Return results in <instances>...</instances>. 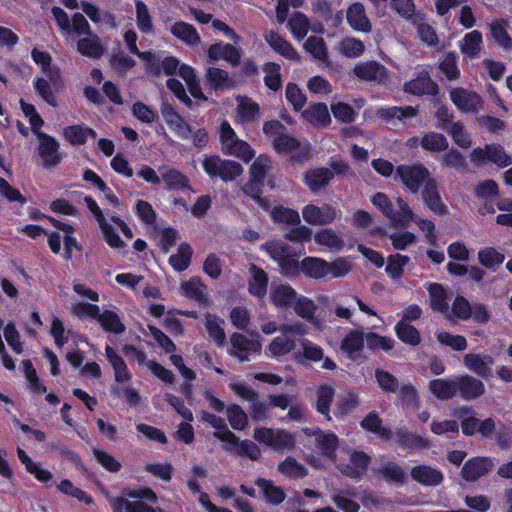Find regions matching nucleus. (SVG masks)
I'll return each mask as SVG.
<instances>
[{
	"instance_id": "obj_1",
	"label": "nucleus",
	"mask_w": 512,
	"mask_h": 512,
	"mask_svg": "<svg viewBox=\"0 0 512 512\" xmlns=\"http://www.w3.org/2000/svg\"><path fill=\"white\" fill-rule=\"evenodd\" d=\"M285 126L277 120L267 121L263 132L273 139L272 145L279 154L289 156L294 161H303L310 157V145L285 133Z\"/></svg>"
},
{
	"instance_id": "obj_2",
	"label": "nucleus",
	"mask_w": 512,
	"mask_h": 512,
	"mask_svg": "<svg viewBox=\"0 0 512 512\" xmlns=\"http://www.w3.org/2000/svg\"><path fill=\"white\" fill-rule=\"evenodd\" d=\"M279 336L274 337L265 349V354L270 358H280L295 350L297 341L293 336H304L307 326L300 321L281 324Z\"/></svg>"
},
{
	"instance_id": "obj_3",
	"label": "nucleus",
	"mask_w": 512,
	"mask_h": 512,
	"mask_svg": "<svg viewBox=\"0 0 512 512\" xmlns=\"http://www.w3.org/2000/svg\"><path fill=\"white\" fill-rule=\"evenodd\" d=\"M156 502V494L144 487L129 490L125 496L110 501L113 512H156L153 508Z\"/></svg>"
},
{
	"instance_id": "obj_4",
	"label": "nucleus",
	"mask_w": 512,
	"mask_h": 512,
	"mask_svg": "<svg viewBox=\"0 0 512 512\" xmlns=\"http://www.w3.org/2000/svg\"><path fill=\"white\" fill-rule=\"evenodd\" d=\"M371 202L391 221L395 228H407L414 219V212L401 197L396 199V208L393 207L388 196L382 192L374 194L371 197Z\"/></svg>"
},
{
	"instance_id": "obj_5",
	"label": "nucleus",
	"mask_w": 512,
	"mask_h": 512,
	"mask_svg": "<svg viewBox=\"0 0 512 512\" xmlns=\"http://www.w3.org/2000/svg\"><path fill=\"white\" fill-rule=\"evenodd\" d=\"M219 140L221 151L228 156L239 158L243 162H250L254 156V149L244 140L240 139L227 121L220 125Z\"/></svg>"
},
{
	"instance_id": "obj_6",
	"label": "nucleus",
	"mask_w": 512,
	"mask_h": 512,
	"mask_svg": "<svg viewBox=\"0 0 512 512\" xmlns=\"http://www.w3.org/2000/svg\"><path fill=\"white\" fill-rule=\"evenodd\" d=\"M469 157L477 166L493 163L499 168H504L512 164L511 156L499 144H489L483 148H474Z\"/></svg>"
},
{
	"instance_id": "obj_7",
	"label": "nucleus",
	"mask_w": 512,
	"mask_h": 512,
	"mask_svg": "<svg viewBox=\"0 0 512 512\" xmlns=\"http://www.w3.org/2000/svg\"><path fill=\"white\" fill-rule=\"evenodd\" d=\"M253 437L260 444L274 450H289L292 449L295 444L294 436L282 429L259 427L255 429Z\"/></svg>"
},
{
	"instance_id": "obj_8",
	"label": "nucleus",
	"mask_w": 512,
	"mask_h": 512,
	"mask_svg": "<svg viewBox=\"0 0 512 512\" xmlns=\"http://www.w3.org/2000/svg\"><path fill=\"white\" fill-rule=\"evenodd\" d=\"M395 176L411 193H417L420 186L432 178L429 170L419 163L398 166Z\"/></svg>"
},
{
	"instance_id": "obj_9",
	"label": "nucleus",
	"mask_w": 512,
	"mask_h": 512,
	"mask_svg": "<svg viewBox=\"0 0 512 512\" xmlns=\"http://www.w3.org/2000/svg\"><path fill=\"white\" fill-rule=\"evenodd\" d=\"M449 96L452 103L464 113H478L483 107L480 95L462 87L451 89Z\"/></svg>"
},
{
	"instance_id": "obj_10",
	"label": "nucleus",
	"mask_w": 512,
	"mask_h": 512,
	"mask_svg": "<svg viewBox=\"0 0 512 512\" xmlns=\"http://www.w3.org/2000/svg\"><path fill=\"white\" fill-rule=\"evenodd\" d=\"M85 202L89 211L95 217L106 243L111 248H123L125 243L121 240L118 234L114 231L111 224L107 221L98 204L90 197H86Z\"/></svg>"
},
{
	"instance_id": "obj_11",
	"label": "nucleus",
	"mask_w": 512,
	"mask_h": 512,
	"mask_svg": "<svg viewBox=\"0 0 512 512\" xmlns=\"http://www.w3.org/2000/svg\"><path fill=\"white\" fill-rule=\"evenodd\" d=\"M338 216L336 208L329 204L317 206L308 204L302 209V217L304 221L312 226H324L331 224Z\"/></svg>"
},
{
	"instance_id": "obj_12",
	"label": "nucleus",
	"mask_w": 512,
	"mask_h": 512,
	"mask_svg": "<svg viewBox=\"0 0 512 512\" xmlns=\"http://www.w3.org/2000/svg\"><path fill=\"white\" fill-rule=\"evenodd\" d=\"M229 354L240 361H249L252 354H259L262 345L258 339H250L243 334L233 333L230 337Z\"/></svg>"
},
{
	"instance_id": "obj_13",
	"label": "nucleus",
	"mask_w": 512,
	"mask_h": 512,
	"mask_svg": "<svg viewBox=\"0 0 512 512\" xmlns=\"http://www.w3.org/2000/svg\"><path fill=\"white\" fill-rule=\"evenodd\" d=\"M161 115L168 127L181 139H189L192 133L190 126L167 102L161 105Z\"/></svg>"
},
{
	"instance_id": "obj_14",
	"label": "nucleus",
	"mask_w": 512,
	"mask_h": 512,
	"mask_svg": "<svg viewBox=\"0 0 512 512\" xmlns=\"http://www.w3.org/2000/svg\"><path fill=\"white\" fill-rule=\"evenodd\" d=\"M237 106L235 109L234 121L246 125L257 121L260 117V106L251 98L246 96L236 97Z\"/></svg>"
},
{
	"instance_id": "obj_15",
	"label": "nucleus",
	"mask_w": 512,
	"mask_h": 512,
	"mask_svg": "<svg viewBox=\"0 0 512 512\" xmlns=\"http://www.w3.org/2000/svg\"><path fill=\"white\" fill-rule=\"evenodd\" d=\"M288 27L293 37L301 41L305 38L308 31L322 33L324 27L320 23H310L309 19L302 12H294L288 20Z\"/></svg>"
},
{
	"instance_id": "obj_16",
	"label": "nucleus",
	"mask_w": 512,
	"mask_h": 512,
	"mask_svg": "<svg viewBox=\"0 0 512 512\" xmlns=\"http://www.w3.org/2000/svg\"><path fill=\"white\" fill-rule=\"evenodd\" d=\"M457 395L470 401L479 398L485 393L484 383L468 374L456 377Z\"/></svg>"
},
{
	"instance_id": "obj_17",
	"label": "nucleus",
	"mask_w": 512,
	"mask_h": 512,
	"mask_svg": "<svg viewBox=\"0 0 512 512\" xmlns=\"http://www.w3.org/2000/svg\"><path fill=\"white\" fill-rule=\"evenodd\" d=\"M354 75L364 81L384 83L389 78L388 70L375 61L358 63L353 69Z\"/></svg>"
},
{
	"instance_id": "obj_18",
	"label": "nucleus",
	"mask_w": 512,
	"mask_h": 512,
	"mask_svg": "<svg viewBox=\"0 0 512 512\" xmlns=\"http://www.w3.org/2000/svg\"><path fill=\"white\" fill-rule=\"evenodd\" d=\"M37 138L39 142L38 153L44 166L51 167L57 165L61 160L58 152V142L53 137L45 133H39Z\"/></svg>"
},
{
	"instance_id": "obj_19",
	"label": "nucleus",
	"mask_w": 512,
	"mask_h": 512,
	"mask_svg": "<svg viewBox=\"0 0 512 512\" xmlns=\"http://www.w3.org/2000/svg\"><path fill=\"white\" fill-rule=\"evenodd\" d=\"M298 293L289 285L272 284L270 287L269 299L271 303L280 310H287L296 301Z\"/></svg>"
},
{
	"instance_id": "obj_20",
	"label": "nucleus",
	"mask_w": 512,
	"mask_h": 512,
	"mask_svg": "<svg viewBox=\"0 0 512 512\" xmlns=\"http://www.w3.org/2000/svg\"><path fill=\"white\" fill-rule=\"evenodd\" d=\"M464 366L482 378L491 376L493 357L487 354L468 353L463 357Z\"/></svg>"
},
{
	"instance_id": "obj_21",
	"label": "nucleus",
	"mask_w": 512,
	"mask_h": 512,
	"mask_svg": "<svg viewBox=\"0 0 512 512\" xmlns=\"http://www.w3.org/2000/svg\"><path fill=\"white\" fill-rule=\"evenodd\" d=\"M492 467L493 461L490 458H472L464 464L461 475L466 481L473 482L486 475Z\"/></svg>"
},
{
	"instance_id": "obj_22",
	"label": "nucleus",
	"mask_w": 512,
	"mask_h": 512,
	"mask_svg": "<svg viewBox=\"0 0 512 512\" xmlns=\"http://www.w3.org/2000/svg\"><path fill=\"white\" fill-rule=\"evenodd\" d=\"M347 22L353 30L368 33L372 30V24L366 15L363 4L356 2L347 8Z\"/></svg>"
},
{
	"instance_id": "obj_23",
	"label": "nucleus",
	"mask_w": 512,
	"mask_h": 512,
	"mask_svg": "<svg viewBox=\"0 0 512 512\" xmlns=\"http://www.w3.org/2000/svg\"><path fill=\"white\" fill-rule=\"evenodd\" d=\"M201 419L215 429L213 435L218 440L226 444L237 443V436L228 429L223 418L208 412H203Z\"/></svg>"
},
{
	"instance_id": "obj_24",
	"label": "nucleus",
	"mask_w": 512,
	"mask_h": 512,
	"mask_svg": "<svg viewBox=\"0 0 512 512\" xmlns=\"http://www.w3.org/2000/svg\"><path fill=\"white\" fill-rule=\"evenodd\" d=\"M32 58L40 66L43 74L50 79L55 86H60L61 76L59 68L52 64V58L47 52L38 49L32 50Z\"/></svg>"
},
{
	"instance_id": "obj_25",
	"label": "nucleus",
	"mask_w": 512,
	"mask_h": 512,
	"mask_svg": "<svg viewBox=\"0 0 512 512\" xmlns=\"http://www.w3.org/2000/svg\"><path fill=\"white\" fill-rule=\"evenodd\" d=\"M160 173V183L163 182L169 190H179L189 187L188 178L179 170L168 165H162L158 168Z\"/></svg>"
},
{
	"instance_id": "obj_26",
	"label": "nucleus",
	"mask_w": 512,
	"mask_h": 512,
	"mask_svg": "<svg viewBox=\"0 0 512 512\" xmlns=\"http://www.w3.org/2000/svg\"><path fill=\"white\" fill-rule=\"evenodd\" d=\"M208 56L211 60H225L233 66H236L241 59V54L237 48L228 43H215L208 49Z\"/></svg>"
},
{
	"instance_id": "obj_27",
	"label": "nucleus",
	"mask_w": 512,
	"mask_h": 512,
	"mask_svg": "<svg viewBox=\"0 0 512 512\" xmlns=\"http://www.w3.org/2000/svg\"><path fill=\"white\" fill-rule=\"evenodd\" d=\"M250 277L248 279L249 293L258 298L263 299L267 294L268 276L265 271L255 265L249 268Z\"/></svg>"
},
{
	"instance_id": "obj_28",
	"label": "nucleus",
	"mask_w": 512,
	"mask_h": 512,
	"mask_svg": "<svg viewBox=\"0 0 512 512\" xmlns=\"http://www.w3.org/2000/svg\"><path fill=\"white\" fill-rule=\"evenodd\" d=\"M332 178L333 172L328 168L311 169L304 174V182L313 193L326 187Z\"/></svg>"
},
{
	"instance_id": "obj_29",
	"label": "nucleus",
	"mask_w": 512,
	"mask_h": 512,
	"mask_svg": "<svg viewBox=\"0 0 512 512\" xmlns=\"http://www.w3.org/2000/svg\"><path fill=\"white\" fill-rule=\"evenodd\" d=\"M422 197L424 204L431 211L439 215L445 213V205L441 201L435 179L431 178L428 180V182H426L422 192Z\"/></svg>"
},
{
	"instance_id": "obj_30",
	"label": "nucleus",
	"mask_w": 512,
	"mask_h": 512,
	"mask_svg": "<svg viewBox=\"0 0 512 512\" xmlns=\"http://www.w3.org/2000/svg\"><path fill=\"white\" fill-rule=\"evenodd\" d=\"M313 238L316 244L330 251L338 252L344 247V239L342 236L331 228H324L317 231Z\"/></svg>"
},
{
	"instance_id": "obj_31",
	"label": "nucleus",
	"mask_w": 512,
	"mask_h": 512,
	"mask_svg": "<svg viewBox=\"0 0 512 512\" xmlns=\"http://www.w3.org/2000/svg\"><path fill=\"white\" fill-rule=\"evenodd\" d=\"M303 431L308 435H314L316 447L328 458L334 460L335 449L338 445V438L335 434L324 433L320 430H315L313 433H310L309 429H303Z\"/></svg>"
},
{
	"instance_id": "obj_32",
	"label": "nucleus",
	"mask_w": 512,
	"mask_h": 512,
	"mask_svg": "<svg viewBox=\"0 0 512 512\" xmlns=\"http://www.w3.org/2000/svg\"><path fill=\"white\" fill-rule=\"evenodd\" d=\"M482 34L477 30H473L463 37L459 42V49L463 56L468 59L476 58L482 49Z\"/></svg>"
},
{
	"instance_id": "obj_33",
	"label": "nucleus",
	"mask_w": 512,
	"mask_h": 512,
	"mask_svg": "<svg viewBox=\"0 0 512 512\" xmlns=\"http://www.w3.org/2000/svg\"><path fill=\"white\" fill-rule=\"evenodd\" d=\"M106 357L114 370V377L117 383H127L131 380V374L128 371L124 359L110 346L105 348Z\"/></svg>"
},
{
	"instance_id": "obj_34",
	"label": "nucleus",
	"mask_w": 512,
	"mask_h": 512,
	"mask_svg": "<svg viewBox=\"0 0 512 512\" xmlns=\"http://www.w3.org/2000/svg\"><path fill=\"white\" fill-rule=\"evenodd\" d=\"M292 307L297 316L312 323L315 326H319L320 322L316 319L315 313L318 310V306L313 300L303 295H298L296 301Z\"/></svg>"
},
{
	"instance_id": "obj_35",
	"label": "nucleus",
	"mask_w": 512,
	"mask_h": 512,
	"mask_svg": "<svg viewBox=\"0 0 512 512\" xmlns=\"http://www.w3.org/2000/svg\"><path fill=\"white\" fill-rule=\"evenodd\" d=\"M429 391L440 400H448L457 395L456 378H439L429 383Z\"/></svg>"
},
{
	"instance_id": "obj_36",
	"label": "nucleus",
	"mask_w": 512,
	"mask_h": 512,
	"mask_svg": "<svg viewBox=\"0 0 512 512\" xmlns=\"http://www.w3.org/2000/svg\"><path fill=\"white\" fill-rule=\"evenodd\" d=\"M412 478L427 486L439 485L443 481V474L440 470L430 466L421 465L411 470Z\"/></svg>"
},
{
	"instance_id": "obj_37",
	"label": "nucleus",
	"mask_w": 512,
	"mask_h": 512,
	"mask_svg": "<svg viewBox=\"0 0 512 512\" xmlns=\"http://www.w3.org/2000/svg\"><path fill=\"white\" fill-rule=\"evenodd\" d=\"M328 262L318 257H306L301 261V271L308 277L323 279L328 277Z\"/></svg>"
},
{
	"instance_id": "obj_38",
	"label": "nucleus",
	"mask_w": 512,
	"mask_h": 512,
	"mask_svg": "<svg viewBox=\"0 0 512 512\" xmlns=\"http://www.w3.org/2000/svg\"><path fill=\"white\" fill-rule=\"evenodd\" d=\"M181 293L199 303L207 301V287L203 284L199 277H192L188 281L181 284Z\"/></svg>"
},
{
	"instance_id": "obj_39",
	"label": "nucleus",
	"mask_w": 512,
	"mask_h": 512,
	"mask_svg": "<svg viewBox=\"0 0 512 512\" xmlns=\"http://www.w3.org/2000/svg\"><path fill=\"white\" fill-rule=\"evenodd\" d=\"M265 40L273 50H275L277 53L281 54L285 58L289 60H299V55L297 51L292 47V45L288 41H286L279 34L270 31L266 33Z\"/></svg>"
},
{
	"instance_id": "obj_40",
	"label": "nucleus",
	"mask_w": 512,
	"mask_h": 512,
	"mask_svg": "<svg viewBox=\"0 0 512 512\" xmlns=\"http://www.w3.org/2000/svg\"><path fill=\"white\" fill-rule=\"evenodd\" d=\"M430 296L431 308L447 317H450L449 305L447 302V294L442 285L431 283L427 287Z\"/></svg>"
},
{
	"instance_id": "obj_41",
	"label": "nucleus",
	"mask_w": 512,
	"mask_h": 512,
	"mask_svg": "<svg viewBox=\"0 0 512 512\" xmlns=\"http://www.w3.org/2000/svg\"><path fill=\"white\" fill-rule=\"evenodd\" d=\"M170 31L174 37L189 46H196L200 43V36L195 28L185 22L174 23Z\"/></svg>"
},
{
	"instance_id": "obj_42",
	"label": "nucleus",
	"mask_w": 512,
	"mask_h": 512,
	"mask_svg": "<svg viewBox=\"0 0 512 512\" xmlns=\"http://www.w3.org/2000/svg\"><path fill=\"white\" fill-rule=\"evenodd\" d=\"M77 50L82 55L90 58H99L104 53V47L100 38L91 33L77 42Z\"/></svg>"
},
{
	"instance_id": "obj_43",
	"label": "nucleus",
	"mask_w": 512,
	"mask_h": 512,
	"mask_svg": "<svg viewBox=\"0 0 512 512\" xmlns=\"http://www.w3.org/2000/svg\"><path fill=\"white\" fill-rule=\"evenodd\" d=\"M224 321L211 314H205V327L208 337L215 342L217 346H223L226 341V334L223 328Z\"/></svg>"
},
{
	"instance_id": "obj_44",
	"label": "nucleus",
	"mask_w": 512,
	"mask_h": 512,
	"mask_svg": "<svg viewBox=\"0 0 512 512\" xmlns=\"http://www.w3.org/2000/svg\"><path fill=\"white\" fill-rule=\"evenodd\" d=\"M369 457L363 453L354 451L350 454V463L340 466V470L347 476L358 477L367 468Z\"/></svg>"
},
{
	"instance_id": "obj_45",
	"label": "nucleus",
	"mask_w": 512,
	"mask_h": 512,
	"mask_svg": "<svg viewBox=\"0 0 512 512\" xmlns=\"http://www.w3.org/2000/svg\"><path fill=\"white\" fill-rule=\"evenodd\" d=\"M420 146L431 153H441L448 149L449 142L441 133L427 132L422 136Z\"/></svg>"
},
{
	"instance_id": "obj_46",
	"label": "nucleus",
	"mask_w": 512,
	"mask_h": 512,
	"mask_svg": "<svg viewBox=\"0 0 512 512\" xmlns=\"http://www.w3.org/2000/svg\"><path fill=\"white\" fill-rule=\"evenodd\" d=\"M411 23L416 27L421 41H423L429 46L438 44V37L435 33L434 28L427 22L422 13L416 14L412 18Z\"/></svg>"
},
{
	"instance_id": "obj_47",
	"label": "nucleus",
	"mask_w": 512,
	"mask_h": 512,
	"mask_svg": "<svg viewBox=\"0 0 512 512\" xmlns=\"http://www.w3.org/2000/svg\"><path fill=\"white\" fill-rule=\"evenodd\" d=\"M302 116L315 126H327L331 123L328 108L323 103L311 105L303 112Z\"/></svg>"
},
{
	"instance_id": "obj_48",
	"label": "nucleus",
	"mask_w": 512,
	"mask_h": 512,
	"mask_svg": "<svg viewBox=\"0 0 512 512\" xmlns=\"http://www.w3.org/2000/svg\"><path fill=\"white\" fill-rule=\"evenodd\" d=\"M405 91L414 95L435 94L437 92V85L428 74H421L416 79L405 84Z\"/></svg>"
},
{
	"instance_id": "obj_49",
	"label": "nucleus",
	"mask_w": 512,
	"mask_h": 512,
	"mask_svg": "<svg viewBox=\"0 0 512 512\" xmlns=\"http://www.w3.org/2000/svg\"><path fill=\"white\" fill-rule=\"evenodd\" d=\"M365 342V333L358 330L350 331L341 342V349L350 357L359 354L363 349Z\"/></svg>"
},
{
	"instance_id": "obj_50",
	"label": "nucleus",
	"mask_w": 512,
	"mask_h": 512,
	"mask_svg": "<svg viewBox=\"0 0 512 512\" xmlns=\"http://www.w3.org/2000/svg\"><path fill=\"white\" fill-rule=\"evenodd\" d=\"M304 49L314 60L320 63H328L327 46L323 38L309 37L304 43Z\"/></svg>"
},
{
	"instance_id": "obj_51",
	"label": "nucleus",
	"mask_w": 512,
	"mask_h": 512,
	"mask_svg": "<svg viewBox=\"0 0 512 512\" xmlns=\"http://www.w3.org/2000/svg\"><path fill=\"white\" fill-rule=\"evenodd\" d=\"M508 24L504 20H496L489 25L490 36L503 49L512 48V39L507 31Z\"/></svg>"
},
{
	"instance_id": "obj_52",
	"label": "nucleus",
	"mask_w": 512,
	"mask_h": 512,
	"mask_svg": "<svg viewBox=\"0 0 512 512\" xmlns=\"http://www.w3.org/2000/svg\"><path fill=\"white\" fill-rule=\"evenodd\" d=\"M335 391L331 386H320L316 392V410L331 420L330 405L333 401Z\"/></svg>"
},
{
	"instance_id": "obj_53",
	"label": "nucleus",
	"mask_w": 512,
	"mask_h": 512,
	"mask_svg": "<svg viewBox=\"0 0 512 512\" xmlns=\"http://www.w3.org/2000/svg\"><path fill=\"white\" fill-rule=\"evenodd\" d=\"M278 471L291 479H300L307 475V468L293 457H286L278 464Z\"/></svg>"
},
{
	"instance_id": "obj_54",
	"label": "nucleus",
	"mask_w": 512,
	"mask_h": 512,
	"mask_svg": "<svg viewBox=\"0 0 512 512\" xmlns=\"http://www.w3.org/2000/svg\"><path fill=\"white\" fill-rule=\"evenodd\" d=\"M64 136L71 144L82 145L89 137L95 138L96 133L88 127L72 125L64 129Z\"/></svg>"
},
{
	"instance_id": "obj_55",
	"label": "nucleus",
	"mask_w": 512,
	"mask_h": 512,
	"mask_svg": "<svg viewBox=\"0 0 512 512\" xmlns=\"http://www.w3.org/2000/svg\"><path fill=\"white\" fill-rule=\"evenodd\" d=\"M338 51L347 58H358L365 51L364 43L354 37H346L337 45Z\"/></svg>"
},
{
	"instance_id": "obj_56",
	"label": "nucleus",
	"mask_w": 512,
	"mask_h": 512,
	"mask_svg": "<svg viewBox=\"0 0 512 512\" xmlns=\"http://www.w3.org/2000/svg\"><path fill=\"white\" fill-rule=\"evenodd\" d=\"M96 319L106 332L121 334L125 330V326L119 316L113 311L105 310L103 313L99 312V316Z\"/></svg>"
},
{
	"instance_id": "obj_57",
	"label": "nucleus",
	"mask_w": 512,
	"mask_h": 512,
	"mask_svg": "<svg viewBox=\"0 0 512 512\" xmlns=\"http://www.w3.org/2000/svg\"><path fill=\"white\" fill-rule=\"evenodd\" d=\"M445 153L440 158V163L442 166L447 168L455 169L459 172H464L467 170V162L465 157L461 152L457 149H447L444 151Z\"/></svg>"
},
{
	"instance_id": "obj_58",
	"label": "nucleus",
	"mask_w": 512,
	"mask_h": 512,
	"mask_svg": "<svg viewBox=\"0 0 512 512\" xmlns=\"http://www.w3.org/2000/svg\"><path fill=\"white\" fill-rule=\"evenodd\" d=\"M135 15L138 29L144 34L153 33L152 17L143 1L137 0L135 2Z\"/></svg>"
},
{
	"instance_id": "obj_59",
	"label": "nucleus",
	"mask_w": 512,
	"mask_h": 512,
	"mask_svg": "<svg viewBox=\"0 0 512 512\" xmlns=\"http://www.w3.org/2000/svg\"><path fill=\"white\" fill-rule=\"evenodd\" d=\"M446 131L458 147L462 149H468L471 147L472 139L465 129V126L460 121L450 123L449 128Z\"/></svg>"
},
{
	"instance_id": "obj_60",
	"label": "nucleus",
	"mask_w": 512,
	"mask_h": 512,
	"mask_svg": "<svg viewBox=\"0 0 512 512\" xmlns=\"http://www.w3.org/2000/svg\"><path fill=\"white\" fill-rule=\"evenodd\" d=\"M255 484L260 488L263 495L270 503L279 504L284 500L285 494L283 490L280 487L275 486L272 481L264 478H258L255 481Z\"/></svg>"
},
{
	"instance_id": "obj_61",
	"label": "nucleus",
	"mask_w": 512,
	"mask_h": 512,
	"mask_svg": "<svg viewBox=\"0 0 512 512\" xmlns=\"http://www.w3.org/2000/svg\"><path fill=\"white\" fill-rule=\"evenodd\" d=\"M397 337L404 343L416 346L420 343L421 337L419 331L405 321H399L395 326Z\"/></svg>"
},
{
	"instance_id": "obj_62",
	"label": "nucleus",
	"mask_w": 512,
	"mask_h": 512,
	"mask_svg": "<svg viewBox=\"0 0 512 512\" xmlns=\"http://www.w3.org/2000/svg\"><path fill=\"white\" fill-rule=\"evenodd\" d=\"M192 256V248L187 243H182L176 254L171 255L169 258L170 265L176 270V271H184L188 268L190 265Z\"/></svg>"
},
{
	"instance_id": "obj_63",
	"label": "nucleus",
	"mask_w": 512,
	"mask_h": 512,
	"mask_svg": "<svg viewBox=\"0 0 512 512\" xmlns=\"http://www.w3.org/2000/svg\"><path fill=\"white\" fill-rule=\"evenodd\" d=\"M478 260L488 269L496 270L505 260L504 254L492 247L483 248L478 252Z\"/></svg>"
},
{
	"instance_id": "obj_64",
	"label": "nucleus",
	"mask_w": 512,
	"mask_h": 512,
	"mask_svg": "<svg viewBox=\"0 0 512 512\" xmlns=\"http://www.w3.org/2000/svg\"><path fill=\"white\" fill-rule=\"evenodd\" d=\"M271 258L282 264L286 258L290 257L289 246L282 240H272L261 246Z\"/></svg>"
}]
</instances>
